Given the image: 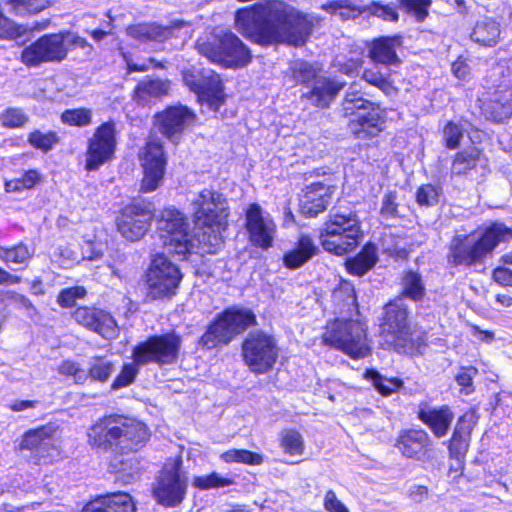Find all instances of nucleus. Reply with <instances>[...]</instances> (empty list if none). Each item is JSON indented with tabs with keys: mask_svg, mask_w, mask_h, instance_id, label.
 <instances>
[{
	"mask_svg": "<svg viewBox=\"0 0 512 512\" xmlns=\"http://www.w3.org/2000/svg\"><path fill=\"white\" fill-rule=\"evenodd\" d=\"M193 484L200 490H209L230 486L233 484V480L228 477H223L217 472H212L208 475L195 477Z\"/></svg>",
	"mask_w": 512,
	"mask_h": 512,
	"instance_id": "55",
	"label": "nucleus"
},
{
	"mask_svg": "<svg viewBox=\"0 0 512 512\" xmlns=\"http://www.w3.org/2000/svg\"><path fill=\"white\" fill-rule=\"evenodd\" d=\"M202 233L199 236V242L203 244V250L206 253L214 254L223 244L222 231L227 225H201Z\"/></svg>",
	"mask_w": 512,
	"mask_h": 512,
	"instance_id": "47",
	"label": "nucleus"
},
{
	"mask_svg": "<svg viewBox=\"0 0 512 512\" xmlns=\"http://www.w3.org/2000/svg\"><path fill=\"white\" fill-rule=\"evenodd\" d=\"M395 447L404 457L423 460L432 449V441L422 429H407L400 432Z\"/></svg>",
	"mask_w": 512,
	"mask_h": 512,
	"instance_id": "28",
	"label": "nucleus"
},
{
	"mask_svg": "<svg viewBox=\"0 0 512 512\" xmlns=\"http://www.w3.org/2000/svg\"><path fill=\"white\" fill-rule=\"evenodd\" d=\"M317 250L313 240L307 235H302L295 247L284 254L283 263L289 269H298L307 263L317 253Z\"/></svg>",
	"mask_w": 512,
	"mask_h": 512,
	"instance_id": "35",
	"label": "nucleus"
},
{
	"mask_svg": "<svg viewBox=\"0 0 512 512\" xmlns=\"http://www.w3.org/2000/svg\"><path fill=\"white\" fill-rule=\"evenodd\" d=\"M441 195L440 186L424 184L416 191V202L422 207H432L439 203Z\"/></svg>",
	"mask_w": 512,
	"mask_h": 512,
	"instance_id": "53",
	"label": "nucleus"
},
{
	"mask_svg": "<svg viewBox=\"0 0 512 512\" xmlns=\"http://www.w3.org/2000/svg\"><path fill=\"white\" fill-rule=\"evenodd\" d=\"M58 371L61 375L72 376L76 384H84L88 380L86 370L82 369L78 363L71 360L63 361Z\"/></svg>",
	"mask_w": 512,
	"mask_h": 512,
	"instance_id": "60",
	"label": "nucleus"
},
{
	"mask_svg": "<svg viewBox=\"0 0 512 512\" xmlns=\"http://www.w3.org/2000/svg\"><path fill=\"white\" fill-rule=\"evenodd\" d=\"M407 13H412L418 22H423L428 16V8L432 0H398Z\"/></svg>",
	"mask_w": 512,
	"mask_h": 512,
	"instance_id": "58",
	"label": "nucleus"
},
{
	"mask_svg": "<svg viewBox=\"0 0 512 512\" xmlns=\"http://www.w3.org/2000/svg\"><path fill=\"white\" fill-rule=\"evenodd\" d=\"M364 378L371 382L373 387L384 397L398 392L404 385L402 379L398 377H386L376 369H367Z\"/></svg>",
	"mask_w": 512,
	"mask_h": 512,
	"instance_id": "41",
	"label": "nucleus"
},
{
	"mask_svg": "<svg viewBox=\"0 0 512 512\" xmlns=\"http://www.w3.org/2000/svg\"><path fill=\"white\" fill-rule=\"evenodd\" d=\"M403 297L390 301L384 308L381 345L398 353L413 354L426 345L423 333L412 330Z\"/></svg>",
	"mask_w": 512,
	"mask_h": 512,
	"instance_id": "4",
	"label": "nucleus"
},
{
	"mask_svg": "<svg viewBox=\"0 0 512 512\" xmlns=\"http://www.w3.org/2000/svg\"><path fill=\"white\" fill-rule=\"evenodd\" d=\"M63 41L60 32L45 34L21 51L20 61L28 68H37L44 63H59L66 58Z\"/></svg>",
	"mask_w": 512,
	"mask_h": 512,
	"instance_id": "16",
	"label": "nucleus"
},
{
	"mask_svg": "<svg viewBox=\"0 0 512 512\" xmlns=\"http://www.w3.org/2000/svg\"><path fill=\"white\" fill-rule=\"evenodd\" d=\"M364 12L384 21L396 22L399 19V14L393 4H383L380 1H372L369 5L364 6Z\"/></svg>",
	"mask_w": 512,
	"mask_h": 512,
	"instance_id": "56",
	"label": "nucleus"
},
{
	"mask_svg": "<svg viewBox=\"0 0 512 512\" xmlns=\"http://www.w3.org/2000/svg\"><path fill=\"white\" fill-rule=\"evenodd\" d=\"M140 160L144 172L141 191H155L163 181L167 164L163 146L154 140L148 141L140 154Z\"/></svg>",
	"mask_w": 512,
	"mask_h": 512,
	"instance_id": "22",
	"label": "nucleus"
},
{
	"mask_svg": "<svg viewBox=\"0 0 512 512\" xmlns=\"http://www.w3.org/2000/svg\"><path fill=\"white\" fill-rule=\"evenodd\" d=\"M503 80L497 85L491 99L485 103L484 112L488 119L494 122H503L512 117V69L507 68L504 74L502 66L497 67Z\"/></svg>",
	"mask_w": 512,
	"mask_h": 512,
	"instance_id": "24",
	"label": "nucleus"
},
{
	"mask_svg": "<svg viewBox=\"0 0 512 512\" xmlns=\"http://www.w3.org/2000/svg\"><path fill=\"white\" fill-rule=\"evenodd\" d=\"M116 125L113 121L101 124L88 141L85 169L96 171L112 160L116 150Z\"/></svg>",
	"mask_w": 512,
	"mask_h": 512,
	"instance_id": "18",
	"label": "nucleus"
},
{
	"mask_svg": "<svg viewBox=\"0 0 512 512\" xmlns=\"http://www.w3.org/2000/svg\"><path fill=\"white\" fill-rule=\"evenodd\" d=\"M153 219L149 202L134 201L126 205L116 219L119 233L130 241L141 239L148 231Z\"/></svg>",
	"mask_w": 512,
	"mask_h": 512,
	"instance_id": "19",
	"label": "nucleus"
},
{
	"mask_svg": "<svg viewBox=\"0 0 512 512\" xmlns=\"http://www.w3.org/2000/svg\"><path fill=\"white\" fill-rule=\"evenodd\" d=\"M245 229L249 243L262 250L273 246L276 224L271 215L257 203L248 206L245 212Z\"/></svg>",
	"mask_w": 512,
	"mask_h": 512,
	"instance_id": "20",
	"label": "nucleus"
},
{
	"mask_svg": "<svg viewBox=\"0 0 512 512\" xmlns=\"http://www.w3.org/2000/svg\"><path fill=\"white\" fill-rule=\"evenodd\" d=\"M139 366L134 360L133 363L124 364L120 373L112 382L111 388L118 390L132 384L139 373Z\"/></svg>",
	"mask_w": 512,
	"mask_h": 512,
	"instance_id": "57",
	"label": "nucleus"
},
{
	"mask_svg": "<svg viewBox=\"0 0 512 512\" xmlns=\"http://www.w3.org/2000/svg\"><path fill=\"white\" fill-rule=\"evenodd\" d=\"M193 210L197 225H227L228 203L222 193L202 190L193 201Z\"/></svg>",
	"mask_w": 512,
	"mask_h": 512,
	"instance_id": "21",
	"label": "nucleus"
},
{
	"mask_svg": "<svg viewBox=\"0 0 512 512\" xmlns=\"http://www.w3.org/2000/svg\"><path fill=\"white\" fill-rule=\"evenodd\" d=\"M322 9L332 14H338L343 20L356 18L364 13V6L358 5L351 0L330 1L323 4Z\"/></svg>",
	"mask_w": 512,
	"mask_h": 512,
	"instance_id": "48",
	"label": "nucleus"
},
{
	"mask_svg": "<svg viewBox=\"0 0 512 512\" xmlns=\"http://www.w3.org/2000/svg\"><path fill=\"white\" fill-rule=\"evenodd\" d=\"M182 280V274L176 264L165 255L157 254L153 258L147 273L148 297L152 300L173 297Z\"/></svg>",
	"mask_w": 512,
	"mask_h": 512,
	"instance_id": "13",
	"label": "nucleus"
},
{
	"mask_svg": "<svg viewBox=\"0 0 512 512\" xmlns=\"http://www.w3.org/2000/svg\"><path fill=\"white\" fill-rule=\"evenodd\" d=\"M500 34V23L492 17L484 16L475 23L471 39L479 45L493 47L498 43Z\"/></svg>",
	"mask_w": 512,
	"mask_h": 512,
	"instance_id": "36",
	"label": "nucleus"
},
{
	"mask_svg": "<svg viewBox=\"0 0 512 512\" xmlns=\"http://www.w3.org/2000/svg\"><path fill=\"white\" fill-rule=\"evenodd\" d=\"M181 460L166 465L154 488V496L158 503L167 507L178 506L186 495L187 478L181 471Z\"/></svg>",
	"mask_w": 512,
	"mask_h": 512,
	"instance_id": "17",
	"label": "nucleus"
},
{
	"mask_svg": "<svg viewBox=\"0 0 512 512\" xmlns=\"http://www.w3.org/2000/svg\"><path fill=\"white\" fill-rule=\"evenodd\" d=\"M27 141L33 148L47 153L59 142V137L54 131L44 133L35 130L29 134Z\"/></svg>",
	"mask_w": 512,
	"mask_h": 512,
	"instance_id": "50",
	"label": "nucleus"
},
{
	"mask_svg": "<svg viewBox=\"0 0 512 512\" xmlns=\"http://www.w3.org/2000/svg\"><path fill=\"white\" fill-rule=\"evenodd\" d=\"M474 411L464 413L456 423L449 443V453L452 458L460 460L468 450L470 432L476 424Z\"/></svg>",
	"mask_w": 512,
	"mask_h": 512,
	"instance_id": "30",
	"label": "nucleus"
},
{
	"mask_svg": "<svg viewBox=\"0 0 512 512\" xmlns=\"http://www.w3.org/2000/svg\"><path fill=\"white\" fill-rule=\"evenodd\" d=\"M401 285L403 296L413 301H421L426 294L424 280L417 271H406L402 277Z\"/></svg>",
	"mask_w": 512,
	"mask_h": 512,
	"instance_id": "43",
	"label": "nucleus"
},
{
	"mask_svg": "<svg viewBox=\"0 0 512 512\" xmlns=\"http://www.w3.org/2000/svg\"><path fill=\"white\" fill-rule=\"evenodd\" d=\"M478 371L475 367H464L462 368L455 377V380L459 386L462 387V392L465 395H469L474 391L473 379L477 375Z\"/></svg>",
	"mask_w": 512,
	"mask_h": 512,
	"instance_id": "63",
	"label": "nucleus"
},
{
	"mask_svg": "<svg viewBox=\"0 0 512 512\" xmlns=\"http://www.w3.org/2000/svg\"><path fill=\"white\" fill-rule=\"evenodd\" d=\"M72 318L77 324L105 339H114L118 335L116 320L104 309L95 306H80L73 311Z\"/></svg>",
	"mask_w": 512,
	"mask_h": 512,
	"instance_id": "23",
	"label": "nucleus"
},
{
	"mask_svg": "<svg viewBox=\"0 0 512 512\" xmlns=\"http://www.w3.org/2000/svg\"><path fill=\"white\" fill-rule=\"evenodd\" d=\"M61 121L70 126L85 127L92 122V111L88 108L66 109Z\"/></svg>",
	"mask_w": 512,
	"mask_h": 512,
	"instance_id": "54",
	"label": "nucleus"
},
{
	"mask_svg": "<svg viewBox=\"0 0 512 512\" xmlns=\"http://www.w3.org/2000/svg\"><path fill=\"white\" fill-rule=\"evenodd\" d=\"M335 186L330 182H314L306 186L300 198L301 212L308 217H315L326 210Z\"/></svg>",
	"mask_w": 512,
	"mask_h": 512,
	"instance_id": "26",
	"label": "nucleus"
},
{
	"mask_svg": "<svg viewBox=\"0 0 512 512\" xmlns=\"http://www.w3.org/2000/svg\"><path fill=\"white\" fill-rule=\"evenodd\" d=\"M378 261V249L373 243H367L354 258L346 263L347 270L355 276H363L371 270Z\"/></svg>",
	"mask_w": 512,
	"mask_h": 512,
	"instance_id": "38",
	"label": "nucleus"
},
{
	"mask_svg": "<svg viewBox=\"0 0 512 512\" xmlns=\"http://www.w3.org/2000/svg\"><path fill=\"white\" fill-rule=\"evenodd\" d=\"M362 78L370 85L380 89L388 97H393L397 94V88L392 84L388 77L382 75L376 69H366L363 72Z\"/></svg>",
	"mask_w": 512,
	"mask_h": 512,
	"instance_id": "51",
	"label": "nucleus"
},
{
	"mask_svg": "<svg viewBox=\"0 0 512 512\" xmlns=\"http://www.w3.org/2000/svg\"><path fill=\"white\" fill-rule=\"evenodd\" d=\"M311 89L301 95V99L307 100L311 105L325 109L335 100L343 89L344 83L320 75L311 85Z\"/></svg>",
	"mask_w": 512,
	"mask_h": 512,
	"instance_id": "29",
	"label": "nucleus"
},
{
	"mask_svg": "<svg viewBox=\"0 0 512 512\" xmlns=\"http://www.w3.org/2000/svg\"><path fill=\"white\" fill-rule=\"evenodd\" d=\"M342 110L345 116L355 117L350 121L349 128L359 139L375 137L383 128L384 121L380 116L379 106L363 98L355 85L347 90Z\"/></svg>",
	"mask_w": 512,
	"mask_h": 512,
	"instance_id": "6",
	"label": "nucleus"
},
{
	"mask_svg": "<svg viewBox=\"0 0 512 512\" xmlns=\"http://www.w3.org/2000/svg\"><path fill=\"white\" fill-rule=\"evenodd\" d=\"M89 445L102 452L129 454L143 448L149 440L147 426L134 418L109 414L99 418L87 432Z\"/></svg>",
	"mask_w": 512,
	"mask_h": 512,
	"instance_id": "2",
	"label": "nucleus"
},
{
	"mask_svg": "<svg viewBox=\"0 0 512 512\" xmlns=\"http://www.w3.org/2000/svg\"><path fill=\"white\" fill-rule=\"evenodd\" d=\"M487 160L477 147H468L459 151L454 156L451 166V174L455 176H467L478 168L485 170Z\"/></svg>",
	"mask_w": 512,
	"mask_h": 512,
	"instance_id": "34",
	"label": "nucleus"
},
{
	"mask_svg": "<svg viewBox=\"0 0 512 512\" xmlns=\"http://www.w3.org/2000/svg\"><path fill=\"white\" fill-rule=\"evenodd\" d=\"M28 116L19 108H8L0 116L4 127L19 128L28 122Z\"/></svg>",
	"mask_w": 512,
	"mask_h": 512,
	"instance_id": "59",
	"label": "nucleus"
},
{
	"mask_svg": "<svg viewBox=\"0 0 512 512\" xmlns=\"http://www.w3.org/2000/svg\"><path fill=\"white\" fill-rule=\"evenodd\" d=\"M237 30L254 43L267 46H303L313 29L312 22L294 7L281 1L257 3L236 12Z\"/></svg>",
	"mask_w": 512,
	"mask_h": 512,
	"instance_id": "1",
	"label": "nucleus"
},
{
	"mask_svg": "<svg viewBox=\"0 0 512 512\" xmlns=\"http://www.w3.org/2000/svg\"><path fill=\"white\" fill-rule=\"evenodd\" d=\"M184 84L196 94L198 101L217 112L225 101L223 85L211 69H191L183 73Z\"/></svg>",
	"mask_w": 512,
	"mask_h": 512,
	"instance_id": "15",
	"label": "nucleus"
},
{
	"mask_svg": "<svg viewBox=\"0 0 512 512\" xmlns=\"http://www.w3.org/2000/svg\"><path fill=\"white\" fill-rule=\"evenodd\" d=\"M321 75V67L305 60H295L289 64L286 72L294 85L310 86Z\"/></svg>",
	"mask_w": 512,
	"mask_h": 512,
	"instance_id": "37",
	"label": "nucleus"
},
{
	"mask_svg": "<svg viewBox=\"0 0 512 512\" xmlns=\"http://www.w3.org/2000/svg\"><path fill=\"white\" fill-rule=\"evenodd\" d=\"M220 459L228 464L241 463L247 465H261L263 456L246 449H229L220 455Z\"/></svg>",
	"mask_w": 512,
	"mask_h": 512,
	"instance_id": "49",
	"label": "nucleus"
},
{
	"mask_svg": "<svg viewBox=\"0 0 512 512\" xmlns=\"http://www.w3.org/2000/svg\"><path fill=\"white\" fill-rule=\"evenodd\" d=\"M332 301L341 312L352 313L354 310H357V297L354 286L348 281L340 283L332 292Z\"/></svg>",
	"mask_w": 512,
	"mask_h": 512,
	"instance_id": "44",
	"label": "nucleus"
},
{
	"mask_svg": "<svg viewBox=\"0 0 512 512\" xmlns=\"http://www.w3.org/2000/svg\"><path fill=\"white\" fill-rule=\"evenodd\" d=\"M363 237L361 222L356 212H331L319 238L322 247L335 255L354 250Z\"/></svg>",
	"mask_w": 512,
	"mask_h": 512,
	"instance_id": "5",
	"label": "nucleus"
},
{
	"mask_svg": "<svg viewBox=\"0 0 512 512\" xmlns=\"http://www.w3.org/2000/svg\"><path fill=\"white\" fill-rule=\"evenodd\" d=\"M418 418L431 429L437 438H442L447 434L454 414L448 406L420 408Z\"/></svg>",
	"mask_w": 512,
	"mask_h": 512,
	"instance_id": "33",
	"label": "nucleus"
},
{
	"mask_svg": "<svg viewBox=\"0 0 512 512\" xmlns=\"http://www.w3.org/2000/svg\"><path fill=\"white\" fill-rule=\"evenodd\" d=\"M157 231L163 246L169 253L185 256L193 249L189 235V223L176 208L166 207L156 217Z\"/></svg>",
	"mask_w": 512,
	"mask_h": 512,
	"instance_id": "11",
	"label": "nucleus"
},
{
	"mask_svg": "<svg viewBox=\"0 0 512 512\" xmlns=\"http://www.w3.org/2000/svg\"><path fill=\"white\" fill-rule=\"evenodd\" d=\"M242 356L253 373H268L279 356L278 341L273 334L264 330L250 331L242 343Z\"/></svg>",
	"mask_w": 512,
	"mask_h": 512,
	"instance_id": "10",
	"label": "nucleus"
},
{
	"mask_svg": "<svg viewBox=\"0 0 512 512\" xmlns=\"http://www.w3.org/2000/svg\"><path fill=\"white\" fill-rule=\"evenodd\" d=\"M323 342L341 350L353 359L364 358L370 353L366 328L356 320L337 319L327 327Z\"/></svg>",
	"mask_w": 512,
	"mask_h": 512,
	"instance_id": "9",
	"label": "nucleus"
},
{
	"mask_svg": "<svg viewBox=\"0 0 512 512\" xmlns=\"http://www.w3.org/2000/svg\"><path fill=\"white\" fill-rule=\"evenodd\" d=\"M198 52L211 62L226 67H244L251 61L249 48L233 33H225L214 43L197 42Z\"/></svg>",
	"mask_w": 512,
	"mask_h": 512,
	"instance_id": "12",
	"label": "nucleus"
},
{
	"mask_svg": "<svg viewBox=\"0 0 512 512\" xmlns=\"http://www.w3.org/2000/svg\"><path fill=\"white\" fill-rule=\"evenodd\" d=\"M402 45V37L399 35L380 37L375 39L369 49L370 58L383 65H398L400 59L396 49Z\"/></svg>",
	"mask_w": 512,
	"mask_h": 512,
	"instance_id": "32",
	"label": "nucleus"
},
{
	"mask_svg": "<svg viewBox=\"0 0 512 512\" xmlns=\"http://www.w3.org/2000/svg\"><path fill=\"white\" fill-rule=\"evenodd\" d=\"M281 447L290 455H302L304 452V441L302 435L294 429L283 431Z\"/></svg>",
	"mask_w": 512,
	"mask_h": 512,
	"instance_id": "52",
	"label": "nucleus"
},
{
	"mask_svg": "<svg viewBox=\"0 0 512 512\" xmlns=\"http://www.w3.org/2000/svg\"><path fill=\"white\" fill-rule=\"evenodd\" d=\"M115 371V365L106 356H94L89 360L88 379L100 383H106Z\"/></svg>",
	"mask_w": 512,
	"mask_h": 512,
	"instance_id": "46",
	"label": "nucleus"
},
{
	"mask_svg": "<svg viewBox=\"0 0 512 512\" xmlns=\"http://www.w3.org/2000/svg\"><path fill=\"white\" fill-rule=\"evenodd\" d=\"M512 239V228L501 222H493L476 235L457 234L449 246L448 262L453 266L472 267L483 264L501 243Z\"/></svg>",
	"mask_w": 512,
	"mask_h": 512,
	"instance_id": "3",
	"label": "nucleus"
},
{
	"mask_svg": "<svg viewBox=\"0 0 512 512\" xmlns=\"http://www.w3.org/2000/svg\"><path fill=\"white\" fill-rule=\"evenodd\" d=\"M182 344L183 338L175 330L151 335L134 346L132 359L138 365H174L178 362Z\"/></svg>",
	"mask_w": 512,
	"mask_h": 512,
	"instance_id": "8",
	"label": "nucleus"
},
{
	"mask_svg": "<svg viewBox=\"0 0 512 512\" xmlns=\"http://www.w3.org/2000/svg\"><path fill=\"white\" fill-rule=\"evenodd\" d=\"M32 256L33 251L23 242L11 247L0 245V260L12 271L26 267Z\"/></svg>",
	"mask_w": 512,
	"mask_h": 512,
	"instance_id": "40",
	"label": "nucleus"
},
{
	"mask_svg": "<svg viewBox=\"0 0 512 512\" xmlns=\"http://www.w3.org/2000/svg\"><path fill=\"white\" fill-rule=\"evenodd\" d=\"M86 295V290L81 286H74L60 291L57 297V303L63 308L74 306L77 299H82Z\"/></svg>",
	"mask_w": 512,
	"mask_h": 512,
	"instance_id": "61",
	"label": "nucleus"
},
{
	"mask_svg": "<svg viewBox=\"0 0 512 512\" xmlns=\"http://www.w3.org/2000/svg\"><path fill=\"white\" fill-rule=\"evenodd\" d=\"M256 325V316L246 308H228L218 314L200 338V344L213 349L229 344L237 335Z\"/></svg>",
	"mask_w": 512,
	"mask_h": 512,
	"instance_id": "7",
	"label": "nucleus"
},
{
	"mask_svg": "<svg viewBox=\"0 0 512 512\" xmlns=\"http://www.w3.org/2000/svg\"><path fill=\"white\" fill-rule=\"evenodd\" d=\"M160 132L176 142L183 130L194 121V114L185 106H172L156 116Z\"/></svg>",
	"mask_w": 512,
	"mask_h": 512,
	"instance_id": "27",
	"label": "nucleus"
},
{
	"mask_svg": "<svg viewBox=\"0 0 512 512\" xmlns=\"http://www.w3.org/2000/svg\"><path fill=\"white\" fill-rule=\"evenodd\" d=\"M183 22H175L171 26H162L157 23H138L126 28L129 37L136 40L140 45L153 47L154 44H160L174 36L176 30H179Z\"/></svg>",
	"mask_w": 512,
	"mask_h": 512,
	"instance_id": "25",
	"label": "nucleus"
},
{
	"mask_svg": "<svg viewBox=\"0 0 512 512\" xmlns=\"http://www.w3.org/2000/svg\"><path fill=\"white\" fill-rule=\"evenodd\" d=\"M169 90V82L161 79H147L141 81L135 88V99L144 104L151 98L166 95Z\"/></svg>",
	"mask_w": 512,
	"mask_h": 512,
	"instance_id": "42",
	"label": "nucleus"
},
{
	"mask_svg": "<svg viewBox=\"0 0 512 512\" xmlns=\"http://www.w3.org/2000/svg\"><path fill=\"white\" fill-rule=\"evenodd\" d=\"M8 12L17 16L40 13L51 5L49 0H2Z\"/></svg>",
	"mask_w": 512,
	"mask_h": 512,
	"instance_id": "45",
	"label": "nucleus"
},
{
	"mask_svg": "<svg viewBox=\"0 0 512 512\" xmlns=\"http://www.w3.org/2000/svg\"><path fill=\"white\" fill-rule=\"evenodd\" d=\"M463 137V129L460 125L449 122L443 130V138L448 149H455L459 146Z\"/></svg>",
	"mask_w": 512,
	"mask_h": 512,
	"instance_id": "62",
	"label": "nucleus"
},
{
	"mask_svg": "<svg viewBox=\"0 0 512 512\" xmlns=\"http://www.w3.org/2000/svg\"><path fill=\"white\" fill-rule=\"evenodd\" d=\"M57 428L55 424L48 423L35 429H30L22 435L19 450L21 452H28L25 457L29 463L34 465L47 464L57 456Z\"/></svg>",
	"mask_w": 512,
	"mask_h": 512,
	"instance_id": "14",
	"label": "nucleus"
},
{
	"mask_svg": "<svg viewBox=\"0 0 512 512\" xmlns=\"http://www.w3.org/2000/svg\"><path fill=\"white\" fill-rule=\"evenodd\" d=\"M82 512H135V506L129 494L117 492L97 497Z\"/></svg>",
	"mask_w": 512,
	"mask_h": 512,
	"instance_id": "31",
	"label": "nucleus"
},
{
	"mask_svg": "<svg viewBox=\"0 0 512 512\" xmlns=\"http://www.w3.org/2000/svg\"><path fill=\"white\" fill-rule=\"evenodd\" d=\"M380 213L385 219H391L398 216L396 191H389L384 194Z\"/></svg>",
	"mask_w": 512,
	"mask_h": 512,
	"instance_id": "64",
	"label": "nucleus"
},
{
	"mask_svg": "<svg viewBox=\"0 0 512 512\" xmlns=\"http://www.w3.org/2000/svg\"><path fill=\"white\" fill-rule=\"evenodd\" d=\"M378 261V249L373 243H367L354 258L346 263L347 270L355 276H363L371 270Z\"/></svg>",
	"mask_w": 512,
	"mask_h": 512,
	"instance_id": "39",
	"label": "nucleus"
}]
</instances>
